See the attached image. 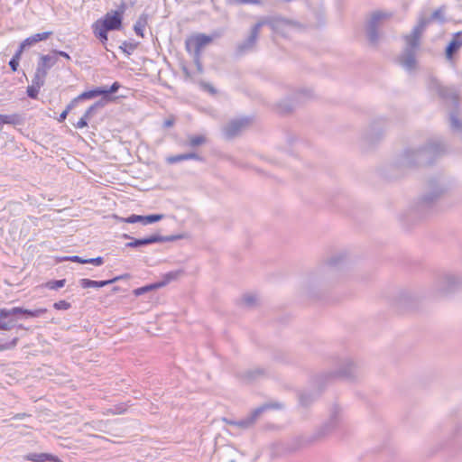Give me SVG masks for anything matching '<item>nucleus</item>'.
<instances>
[{"label":"nucleus","instance_id":"f257e3e1","mask_svg":"<svg viewBox=\"0 0 462 462\" xmlns=\"http://www.w3.org/2000/svg\"><path fill=\"white\" fill-rule=\"evenodd\" d=\"M346 254L344 252L331 255L322 265L313 271L307 282L306 288L312 290H327L337 278L338 269L344 264Z\"/></svg>","mask_w":462,"mask_h":462},{"label":"nucleus","instance_id":"f03ea898","mask_svg":"<svg viewBox=\"0 0 462 462\" xmlns=\"http://www.w3.org/2000/svg\"><path fill=\"white\" fill-rule=\"evenodd\" d=\"M429 23L430 20L420 18L411 32L403 37L406 46L399 57V62L407 70L415 69L416 51L420 46V37Z\"/></svg>","mask_w":462,"mask_h":462},{"label":"nucleus","instance_id":"7ed1b4c3","mask_svg":"<svg viewBox=\"0 0 462 462\" xmlns=\"http://www.w3.org/2000/svg\"><path fill=\"white\" fill-rule=\"evenodd\" d=\"M441 151L440 144L435 143L419 149H407L399 158L398 163L404 168L430 164Z\"/></svg>","mask_w":462,"mask_h":462},{"label":"nucleus","instance_id":"20e7f679","mask_svg":"<svg viewBox=\"0 0 462 462\" xmlns=\"http://www.w3.org/2000/svg\"><path fill=\"white\" fill-rule=\"evenodd\" d=\"M444 193V189L437 180L430 182V191L422 196L417 203L416 210L421 215H426L437 203Z\"/></svg>","mask_w":462,"mask_h":462},{"label":"nucleus","instance_id":"39448f33","mask_svg":"<svg viewBox=\"0 0 462 462\" xmlns=\"http://www.w3.org/2000/svg\"><path fill=\"white\" fill-rule=\"evenodd\" d=\"M213 41V37L208 36L203 33H198L188 38L185 42L186 50L188 52L193 54L194 61L199 69L201 70L200 55L202 49Z\"/></svg>","mask_w":462,"mask_h":462},{"label":"nucleus","instance_id":"423d86ee","mask_svg":"<svg viewBox=\"0 0 462 462\" xmlns=\"http://www.w3.org/2000/svg\"><path fill=\"white\" fill-rule=\"evenodd\" d=\"M392 16V13L385 11H375L372 13L366 24V34L371 43H377L379 40L378 29L382 22L390 19Z\"/></svg>","mask_w":462,"mask_h":462},{"label":"nucleus","instance_id":"0eeeda50","mask_svg":"<svg viewBox=\"0 0 462 462\" xmlns=\"http://www.w3.org/2000/svg\"><path fill=\"white\" fill-rule=\"evenodd\" d=\"M261 27L268 25L274 32L285 35L293 23L280 16H265L258 20Z\"/></svg>","mask_w":462,"mask_h":462},{"label":"nucleus","instance_id":"6e6552de","mask_svg":"<svg viewBox=\"0 0 462 462\" xmlns=\"http://www.w3.org/2000/svg\"><path fill=\"white\" fill-rule=\"evenodd\" d=\"M20 319L16 307L0 309V330H12L14 328H23L22 325H17Z\"/></svg>","mask_w":462,"mask_h":462},{"label":"nucleus","instance_id":"1a4fd4ad","mask_svg":"<svg viewBox=\"0 0 462 462\" xmlns=\"http://www.w3.org/2000/svg\"><path fill=\"white\" fill-rule=\"evenodd\" d=\"M282 405L275 403V404H263L256 409H254L247 417L245 419L236 420L235 423V426L241 428V429H248L251 426H253L255 421L258 420V418L267 410L272 408L279 409Z\"/></svg>","mask_w":462,"mask_h":462},{"label":"nucleus","instance_id":"9d476101","mask_svg":"<svg viewBox=\"0 0 462 462\" xmlns=\"http://www.w3.org/2000/svg\"><path fill=\"white\" fill-rule=\"evenodd\" d=\"M261 29V24L257 22L251 28L250 34L237 45L236 52L238 54H245L254 49Z\"/></svg>","mask_w":462,"mask_h":462},{"label":"nucleus","instance_id":"9b49d317","mask_svg":"<svg viewBox=\"0 0 462 462\" xmlns=\"http://www.w3.org/2000/svg\"><path fill=\"white\" fill-rule=\"evenodd\" d=\"M58 62V58L55 55L50 54L41 55L37 63V68L34 76L39 77L45 80L49 70Z\"/></svg>","mask_w":462,"mask_h":462},{"label":"nucleus","instance_id":"f8f14e48","mask_svg":"<svg viewBox=\"0 0 462 462\" xmlns=\"http://www.w3.org/2000/svg\"><path fill=\"white\" fill-rule=\"evenodd\" d=\"M179 237L180 236H162L160 235H152L148 237L141 239L131 238L132 241L127 243L125 245L126 247L135 248L155 243L171 242L178 239Z\"/></svg>","mask_w":462,"mask_h":462},{"label":"nucleus","instance_id":"ddd939ff","mask_svg":"<svg viewBox=\"0 0 462 462\" xmlns=\"http://www.w3.org/2000/svg\"><path fill=\"white\" fill-rule=\"evenodd\" d=\"M340 421V409L337 406L332 408L329 418L319 429V435L325 436L331 432Z\"/></svg>","mask_w":462,"mask_h":462},{"label":"nucleus","instance_id":"4468645a","mask_svg":"<svg viewBox=\"0 0 462 462\" xmlns=\"http://www.w3.org/2000/svg\"><path fill=\"white\" fill-rule=\"evenodd\" d=\"M356 365L351 358H345L339 364V368L333 375L337 377L351 378L355 375Z\"/></svg>","mask_w":462,"mask_h":462},{"label":"nucleus","instance_id":"2eb2a0df","mask_svg":"<svg viewBox=\"0 0 462 462\" xmlns=\"http://www.w3.org/2000/svg\"><path fill=\"white\" fill-rule=\"evenodd\" d=\"M248 124L249 120L245 118L233 120L224 127L225 135L228 138H232Z\"/></svg>","mask_w":462,"mask_h":462},{"label":"nucleus","instance_id":"dca6fc26","mask_svg":"<svg viewBox=\"0 0 462 462\" xmlns=\"http://www.w3.org/2000/svg\"><path fill=\"white\" fill-rule=\"evenodd\" d=\"M122 13L118 11L107 13L104 20L101 21L110 31L118 30L122 24Z\"/></svg>","mask_w":462,"mask_h":462},{"label":"nucleus","instance_id":"f3484780","mask_svg":"<svg viewBox=\"0 0 462 462\" xmlns=\"http://www.w3.org/2000/svg\"><path fill=\"white\" fill-rule=\"evenodd\" d=\"M51 35H52V32L51 31L35 33L23 41L18 49L23 51L26 48H29L39 42L47 40Z\"/></svg>","mask_w":462,"mask_h":462},{"label":"nucleus","instance_id":"a211bd4d","mask_svg":"<svg viewBox=\"0 0 462 462\" xmlns=\"http://www.w3.org/2000/svg\"><path fill=\"white\" fill-rule=\"evenodd\" d=\"M460 283V279L452 273L445 274L439 281V289L448 291L455 289Z\"/></svg>","mask_w":462,"mask_h":462},{"label":"nucleus","instance_id":"6ab92c4d","mask_svg":"<svg viewBox=\"0 0 462 462\" xmlns=\"http://www.w3.org/2000/svg\"><path fill=\"white\" fill-rule=\"evenodd\" d=\"M123 276H116L110 280L106 281H93L90 279L83 278L79 281V284L82 288H101L106 286L108 284H112L119 280H121Z\"/></svg>","mask_w":462,"mask_h":462},{"label":"nucleus","instance_id":"aec40b11","mask_svg":"<svg viewBox=\"0 0 462 462\" xmlns=\"http://www.w3.org/2000/svg\"><path fill=\"white\" fill-rule=\"evenodd\" d=\"M25 459L32 462H61L58 457L48 453H30L25 456Z\"/></svg>","mask_w":462,"mask_h":462},{"label":"nucleus","instance_id":"412c9836","mask_svg":"<svg viewBox=\"0 0 462 462\" xmlns=\"http://www.w3.org/2000/svg\"><path fill=\"white\" fill-rule=\"evenodd\" d=\"M187 160L202 161V157L199 156L196 152H188V153H182V154L169 156L166 159L167 162L170 163V164L178 163V162H180L182 161H187Z\"/></svg>","mask_w":462,"mask_h":462},{"label":"nucleus","instance_id":"4be33fe9","mask_svg":"<svg viewBox=\"0 0 462 462\" xmlns=\"http://www.w3.org/2000/svg\"><path fill=\"white\" fill-rule=\"evenodd\" d=\"M462 32H456L452 41L449 42L446 49V55L448 59H451L453 54L462 46V39H460Z\"/></svg>","mask_w":462,"mask_h":462},{"label":"nucleus","instance_id":"5701e85b","mask_svg":"<svg viewBox=\"0 0 462 462\" xmlns=\"http://www.w3.org/2000/svg\"><path fill=\"white\" fill-rule=\"evenodd\" d=\"M45 80L34 76L32 80V85L27 88V95L31 98H37L40 88L44 85Z\"/></svg>","mask_w":462,"mask_h":462},{"label":"nucleus","instance_id":"b1692460","mask_svg":"<svg viewBox=\"0 0 462 462\" xmlns=\"http://www.w3.org/2000/svg\"><path fill=\"white\" fill-rule=\"evenodd\" d=\"M92 27L96 37H97L102 42L107 41V32L110 30L106 28L101 20L97 21Z\"/></svg>","mask_w":462,"mask_h":462},{"label":"nucleus","instance_id":"393cba45","mask_svg":"<svg viewBox=\"0 0 462 462\" xmlns=\"http://www.w3.org/2000/svg\"><path fill=\"white\" fill-rule=\"evenodd\" d=\"M20 319L22 318H38L47 312V309L40 308L36 310H27L21 307H16Z\"/></svg>","mask_w":462,"mask_h":462},{"label":"nucleus","instance_id":"a878e982","mask_svg":"<svg viewBox=\"0 0 462 462\" xmlns=\"http://www.w3.org/2000/svg\"><path fill=\"white\" fill-rule=\"evenodd\" d=\"M104 92L105 91H103L102 88H96L94 89L81 93L77 97H75L72 101L75 103V105H77L78 102H79L81 100L91 99V98H94L98 96H103Z\"/></svg>","mask_w":462,"mask_h":462},{"label":"nucleus","instance_id":"bb28decb","mask_svg":"<svg viewBox=\"0 0 462 462\" xmlns=\"http://www.w3.org/2000/svg\"><path fill=\"white\" fill-rule=\"evenodd\" d=\"M149 15L147 14H142L134 25V30L136 35L143 37V32L148 24Z\"/></svg>","mask_w":462,"mask_h":462},{"label":"nucleus","instance_id":"cd10ccee","mask_svg":"<svg viewBox=\"0 0 462 462\" xmlns=\"http://www.w3.org/2000/svg\"><path fill=\"white\" fill-rule=\"evenodd\" d=\"M181 273H182L181 270L171 271V272L165 273L162 276V280L160 282H157V286H159V288H162V287L166 286L171 282L177 280L181 275Z\"/></svg>","mask_w":462,"mask_h":462},{"label":"nucleus","instance_id":"c85d7f7f","mask_svg":"<svg viewBox=\"0 0 462 462\" xmlns=\"http://www.w3.org/2000/svg\"><path fill=\"white\" fill-rule=\"evenodd\" d=\"M0 119L4 122V125H17L23 123V117L18 114L0 115Z\"/></svg>","mask_w":462,"mask_h":462},{"label":"nucleus","instance_id":"c756f323","mask_svg":"<svg viewBox=\"0 0 462 462\" xmlns=\"http://www.w3.org/2000/svg\"><path fill=\"white\" fill-rule=\"evenodd\" d=\"M318 397L317 392H303L300 394V402L302 406L307 407Z\"/></svg>","mask_w":462,"mask_h":462},{"label":"nucleus","instance_id":"7c9ffc66","mask_svg":"<svg viewBox=\"0 0 462 462\" xmlns=\"http://www.w3.org/2000/svg\"><path fill=\"white\" fill-rule=\"evenodd\" d=\"M450 127L453 131L462 132V121L458 118L457 115L451 113L449 116Z\"/></svg>","mask_w":462,"mask_h":462},{"label":"nucleus","instance_id":"2f4dec72","mask_svg":"<svg viewBox=\"0 0 462 462\" xmlns=\"http://www.w3.org/2000/svg\"><path fill=\"white\" fill-rule=\"evenodd\" d=\"M156 289H160V288H159V286H157V282H153V283L135 289L134 291V294L138 297V296H141L148 291H153Z\"/></svg>","mask_w":462,"mask_h":462},{"label":"nucleus","instance_id":"473e14b6","mask_svg":"<svg viewBox=\"0 0 462 462\" xmlns=\"http://www.w3.org/2000/svg\"><path fill=\"white\" fill-rule=\"evenodd\" d=\"M103 106H104V103L102 101H97L87 109V111L85 112L83 116L85 118H87L88 120H89L93 116L96 110L98 108H101Z\"/></svg>","mask_w":462,"mask_h":462},{"label":"nucleus","instance_id":"72a5a7b5","mask_svg":"<svg viewBox=\"0 0 462 462\" xmlns=\"http://www.w3.org/2000/svg\"><path fill=\"white\" fill-rule=\"evenodd\" d=\"M206 138L203 135H191L189 137V146L197 147L205 143Z\"/></svg>","mask_w":462,"mask_h":462},{"label":"nucleus","instance_id":"f704fd0d","mask_svg":"<svg viewBox=\"0 0 462 462\" xmlns=\"http://www.w3.org/2000/svg\"><path fill=\"white\" fill-rule=\"evenodd\" d=\"M23 51L21 50H17L11 60L9 61V66L13 71H16L19 66V60Z\"/></svg>","mask_w":462,"mask_h":462},{"label":"nucleus","instance_id":"c9c22d12","mask_svg":"<svg viewBox=\"0 0 462 462\" xmlns=\"http://www.w3.org/2000/svg\"><path fill=\"white\" fill-rule=\"evenodd\" d=\"M242 302L247 307H252L257 302V297L252 293L245 294L242 298Z\"/></svg>","mask_w":462,"mask_h":462},{"label":"nucleus","instance_id":"e433bc0d","mask_svg":"<svg viewBox=\"0 0 462 462\" xmlns=\"http://www.w3.org/2000/svg\"><path fill=\"white\" fill-rule=\"evenodd\" d=\"M163 218V215L156 214V215H149L143 216V225H149L157 221H160Z\"/></svg>","mask_w":462,"mask_h":462},{"label":"nucleus","instance_id":"4c0bfd02","mask_svg":"<svg viewBox=\"0 0 462 462\" xmlns=\"http://www.w3.org/2000/svg\"><path fill=\"white\" fill-rule=\"evenodd\" d=\"M126 411V407L125 404H117L115 405L113 408H110L106 410V411L104 412V414H122Z\"/></svg>","mask_w":462,"mask_h":462},{"label":"nucleus","instance_id":"58836bf2","mask_svg":"<svg viewBox=\"0 0 462 462\" xmlns=\"http://www.w3.org/2000/svg\"><path fill=\"white\" fill-rule=\"evenodd\" d=\"M18 342V338L14 337L9 342H3L2 339H0V351L8 350L14 348Z\"/></svg>","mask_w":462,"mask_h":462},{"label":"nucleus","instance_id":"ea45409f","mask_svg":"<svg viewBox=\"0 0 462 462\" xmlns=\"http://www.w3.org/2000/svg\"><path fill=\"white\" fill-rule=\"evenodd\" d=\"M120 220L122 222L130 223V224H134V223H137V222H140L143 224V216L133 214L127 217H121Z\"/></svg>","mask_w":462,"mask_h":462},{"label":"nucleus","instance_id":"a19ab883","mask_svg":"<svg viewBox=\"0 0 462 462\" xmlns=\"http://www.w3.org/2000/svg\"><path fill=\"white\" fill-rule=\"evenodd\" d=\"M65 279L51 281L47 283V287L51 290H58L60 288H62L65 285Z\"/></svg>","mask_w":462,"mask_h":462},{"label":"nucleus","instance_id":"79ce46f5","mask_svg":"<svg viewBox=\"0 0 462 462\" xmlns=\"http://www.w3.org/2000/svg\"><path fill=\"white\" fill-rule=\"evenodd\" d=\"M121 88V85L119 82L116 81L114 82L111 87L109 88H103V91H105L103 93V96L106 97H107L109 94H113V93H116L119 88Z\"/></svg>","mask_w":462,"mask_h":462},{"label":"nucleus","instance_id":"37998d69","mask_svg":"<svg viewBox=\"0 0 462 462\" xmlns=\"http://www.w3.org/2000/svg\"><path fill=\"white\" fill-rule=\"evenodd\" d=\"M120 49H122L125 52L131 54L136 49V44L124 42L122 46H120Z\"/></svg>","mask_w":462,"mask_h":462},{"label":"nucleus","instance_id":"c03bdc74","mask_svg":"<svg viewBox=\"0 0 462 462\" xmlns=\"http://www.w3.org/2000/svg\"><path fill=\"white\" fill-rule=\"evenodd\" d=\"M75 106H76V105H75V103H74L73 101H71V102L67 106L66 109H65V110H64V111L60 115V116H59V118H58V121H59V122H63V121L66 119V117H67V116H68V114H69V111H70V110H71Z\"/></svg>","mask_w":462,"mask_h":462},{"label":"nucleus","instance_id":"a18cd8bd","mask_svg":"<svg viewBox=\"0 0 462 462\" xmlns=\"http://www.w3.org/2000/svg\"><path fill=\"white\" fill-rule=\"evenodd\" d=\"M70 303L66 301V300H60L58 302H55L53 304V307L56 309V310H69L70 308Z\"/></svg>","mask_w":462,"mask_h":462},{"label":"nucleus","instance_id":"49530a36","mask_svg":"<svg viewBox=\"0 0 462 462\" xmlns=\"http://www.w3.org/2000/svg\"><path fill=\"white\" fill-rule=\"evenodd\" d=\"M86 263H91L97 266H100L104 263V259L101 256L96 258L86 259Z\"/></svg>","mask_w":462,"mask_h":462},{"label":"nucleus","instance_id":"de8ad7c7","mask_svg":"<svg viewBox=\"0 0 462 462\" xmlns=\"http://www.w3.org/2000/svg\"><path fill=\"white\" fill-rule=\"evenodd\" d=\"M52 55H55L57 58L58 56L65 58L67 60H70L71 58L66 51H58V50H52L51 51Z\"/></svg>","mask_w":462,"mask_h":462},{"label":"nucleus","instance_id":"09e8293b","mask_svg":"<svg viewBox=\"0 0 462 462\" xmlns=\"http://www.w3.org/2000/svg\"><path fill=\"white\" fill-rule=\"evenodd\" d=\"M233 3L236 4V5H245V4L260 5L261 0H233Z\"/></svg>","mask_w":462,"mask_h":462},{"label":"nucleus","instance_id":"8fccbe9b","mask_svg":"<svg viewBox=\"0 0 462 462\" xmlns=\"http://www.w3.org/2000/svg\"><path fill=\"white\" fill-rule=\"evenodd\" d=\"M88 119L85 118L84 116H82L75 125L74 126L76 128H79V129H81V128H84L88 125Z\"/></svg>","mask_w":462,"mask_h":462},{"label":"nucleus","instance_id":"3c124183","mask_svg":"<svg viewBox=\"0 0 462 462\" xmlns=\"http://www.w3.org/2000/svg\"><path fill=\"white\" fill-rule=\"evenodd\" d=\"M71 262L79 263H86V259H83L78 255H73L68 258Z\"/></svg>","mask_w":462,"mask_h":462},{"label":"nucleus","instance_id":"603ef678","mask_svg":"<svg viewBox=\"0 0 462 462\" xmlns=\"http://www.w3.org/2000/svg\"><path fill=\"white\" fill-rule=\"evenodd\" d=\"M439 95L442 97H448V89L444 87H439L438 89Z\"/></svg>","mask_w":462,"mask_h":462},{"label":"nucleus","instance_id":"864d4df0","mask_svg":"<svg viewBox=\"0 0 462 462\" xmlns=\"http://www.w3.org/2000/svg\"><path fill=\"white\" fill-rule=\"evenodd\" d=\"M442 15V11L440 9H438L436 11L433 12L432 14V19H439L440 18Z\"/></svg>","mask_w":462,"mask_h":462},{"label":"nucleus","instance_id":"5fc2aeb1","mask_svg":"<svg viewBox=\"0 0 462 462\" xmlns=\"http://www.w3.org/2000/svg\"><path fill=\"white\" fill-rule=\"evenodd\" d=\"M173 125H174V120L173 119H167L163 123V125L166 128H169V127L172 126Z\"/></svg>","mask_w":462,"mask_h":462},{"label":"nucleus","instance_id":"6e6d98bb","mask_svg":"<svg viewBox=\"0 0 462 462\" xmlns=\"http://www.w3.org/2000/svg\"><path fill=\"white\" fill-rule=\"evenodd\" d=\"M262 373H263V371L259 370V369H257L255 371H250V372H248V376H249V378H254L255 377L254 374H260Z\"/></svg>","mask_w":462,"mask_h":462},{"label":"nucleus","instance_id":"4d7b16f0","mask_svg":"<svg viewBox=\"0 0 462 462\" xmlns=\"http://www.w3.org/2000/svg\"><path fill=\"white\" fill-rule=\"evenodd\" d=\"M205 88L208 89L211 93H215L216 92L214 88L212 86H210V85H208V84L205 85Z\"/></svg>","mask_w":462,"mask_h":462},{"label":"nucleus","instance_id":"13d9d810","mask_svg":"<svg viewBox=\"0 0 462 462\" xmlns=\"http://www.w3.org/2000/svg\"><path fill=\"white\" fill-rule=\"evenodd\" d=\"M224 420L226 421V423H227L229 425H234V426L236 421V420H227V419H224Z\"/></svg>","mask_w":462,"mask_h":462},{"label":"nucleus","instance_id":"bf43d9fd","mask_svg":"<svg viewBox=\"0 0 462 462\" xmlns=\"http://www.w3.org/2000/svg\"><path fill=\"white\" fill-rule=\"evenodd\" d=\"M300 94L309 97L310 96V91L302 90V91H300Z\"/></svg>","mask_w":462,"mask_h":462},{"label":"nucleus","instance_id":"052dcab7","mask_svg":"<svg viewBox=\"0 0 462 462\" xmlns=\"http://www.w3.org/2000/svg\"><path fill=\"white\" fill-rule=\"evenodd\" d=\"M4 125V122L0 119V130L2 129V125Z\"/></svg>","mask_w":462,"mask_h":462},{"label":"nucleus","instance_id":"680f3d73","mask_svg":"<svg viewBox=\"0 0 462 462\" xmlns=\"http://www.w3.org/2000/svg\"><path fill=\"white\" fill-rule=\"evenodd\" d=\"M124 237H125V238H131L128 235H124Z\"/></svg>","mask_w":462,"mask_h":462},{"label":"nucleus","instance_id":"e2e57ef3","mask_svg":"<svg viewBox=\"0 0 462 462\" xmlns=\"http://www.w3.org/2000/svg\"><path fill=\"white\" fill-rule=\"evenodd\" d=\"M230 462H235V460H231Z\"/></svg>","mask_w":462,"mask_h":462}]
</instances>
